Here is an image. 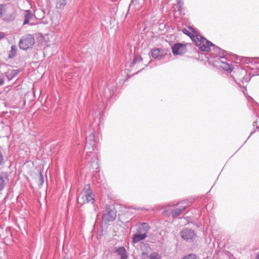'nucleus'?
I'll return each mask as SVG.
<instances>
[{
    "instance_id": "obj_1",
    "label": "nucleus",
    "mask_w": 259,
    "mask_h": 259,
    "mask_svg": "<svg viewBox=\"0 0 259 259\" xmlns=\"http://www.w3.org/2000/svg\"><path fill=\"white\" fill-rule=\"evenodd\" d=\"M182 32L189 36L192 41L195 42L196 46H198L202 51L209 52L210 51V47L212 46L216 49V51L218 53L219 56L221 58H224L225 57V51L216 47L205 37L198 35L195 31L193 30L192 33H191L187 29L184 28L182 30Z\"/></svg>"
},
{
    "instance_id": "obj_2",
    "label": "nucleus",
    "mask_w": 259,
    "mask_h": 259,
    "mask_svg": "<svg viewBox=\"0 0 259 259\" xmlns=\"http://www.w3.org/2000/svg\"><path fill=\"white\" fill-rule=\"evenodd\" d=\"M94 201L95 199L92 196V191L90 187L88 185L85 186L78 196L77 202L83 205L88 202L94 203Z\"/></svg>"
},
{
    "instance_id": "obj_3",
    "label": "nucleus",
    "mask_w": 259,
    "mask_h": 259,
    "mask_svg": "<svg viewBox=\"0 0 259 259\" xmlns=\"http://www.w3.org/2000/svg\"><path fill=\"white\" fill-rule=\"evenodd\" d=\"M3 20L6 22L13 21L15 18V13L12 7L9 4H4L3 11L2 14Z\"/></svg>"
},
{
    "instance_id": "obj_4",
    "label": "nucleus",
    "mask_w": 259,
    "mask_h": 259,
    "mask_svg": "<svg viewBox=\"0 0 259 259\" xmlns=\"http://www.w3.org/2000/svg\"><path fill=\"white\" fill-rule=\"evenodd\" d=\"M35 43V39L32 35L26 34L20 40L19 46L20 49L26 50Z\"/></svg>"
},
{
    "instance_id": "obj_5",
    "label": "nucleus",
    "mask_w": 259,
    "mask_h": 259,
    "mask_svg": "<svg viewBox=\"0 0 259 259\" xmlns=\"http://www.w3.org/2000/svg\"><path fill=\"white\" fill-rule=\"evenodd\" d=\"M115 218L116 212L115 210L111 209L110 206H107L103 215V220L105 222H109L114 221Z\"/></svg>"
},
{
    "instance_id": "obj_6",
    "label": "nucleus",
    "mask_w": 259,
    "mask_h": 259,
    "mask_svg": "<svg viewBox=\"0 0 259 259\" xmlns=\"http://www.w3.org/2000/svg\"><path fill=\"white\" fill-rule=\"evenodd\" d=\"M172 51L174 55H181L186 52L187 48L185 45L178 43L172 47Z\"/></svg>"
},
{
    "instance_id": "obj_7",
    "label": "nucleus",
    "mask_w": 259,
    "mask_h": 259,
    "mask_svg": "<svg viewBox=\"0 0 259 259\" xmlns=\"http://www.w3.org/2000/svg\"><path fill=\"white\" fill-rule=\"evenodd\" d=\"M181 236L185 240H192L195 238V233L194 230L186 228L181 231Z\"/></svg>"
},
{
    "instance_id": "obj_8",
    "label": "nucleus",
    "mask_w": 259,
    "mask_h": 259,
    "mask_svg": "<svg viewBox=\"0 0 259 259\" xmlns=\"http://www.w3.org/2000/svg\"><path fill=\"white\" fill-rule=\"evenodd\" d=\"M167 55V50L163 49L155 48L151 51V56L154 59H161Z\"/></svg>"
},
{
    "instance_id": "obj_9",
    "label": "nucleus",
    "mask_w": 259,
    "mask_h": 259,
    "mask_svg": "<svg viewBox=\"0 0 259 259\" xmlns=\"http://www.w3.org/2000/svg\"><path fill=\"white\" fill-rule=\"evenodd\" d=\"M149 229L150 227L148 224L143 223L139 225L137 229V233L142 234V235H145L146 237H147V234H148Z\"/></svg>"
},
{
    "instance_id": "obj_10",
    "label": "nucleus",
    "mask_w": 259,
    "mask_h": 259,
    "mask_svg": "<svg viewBox=\"0 0 259 259\" xmlns=\"http://www.w3.org/2000/svg\"><path fill=\"white\" fill-rule=\"evenodd\" d=\"M115 252L120 256V259H127L128 254L124 247L122 246L116 248Z\"/></svg>"
},
{
    "instance_id": "obj_11",
    "label": "nucleus",
    "mask_w": 259,
    "mask_h": 259,
    "mask_svg": "<svg viewBox=\"0 0 259 259\" xmlns=\"http://www.w3.org/2000/svg\"><path fill=\"white\" fill-rule=\"evenodd\" d=\"M147 237H146L145 235L143 236L142 234H140L139 233H138L136 232V234H135L132 237V242L133 243H136L139 242H140L141 240H143L145 239Z\"/></svg>"
},
{
    "instance_id": "obj_12",
    "label": "nucleus",
    "mask_w": 259,
    "mask_h": 259,
    "mask_svg": "<svg viewBox=\"0 0 259 259\" xmlns=\"http://www.w3.org/2000/svg\"><path fill=\"white\" fill-rule=\"evenodd\" d=\"M19 71L18 70H11L8 71L6 73V76L9 80H12L13 78L16 77L19 73Z\"/></svg>"
},
{
    "instance_id": "obj_13",
    "label": "nucleus",
    "mask_w": 259,
    "mask_h": 259,
    "mask_svg": "<svg viewBox=\"0 0 259 259\" xmlns=\"http://www.w3.org/2000/svg\"><path fill=\"white\" fill-rule=\"evenodd\" d=\"M235 77L237 79L241 80L243 79L244 75L245 73V71L241 68L237 69V70L234 72Z\"/></svg>"
},
{
    "instance_id": "obj_14",
    "label": "nucleus",
    "mask_w": 259,
    "mask_h": 259,
    "mask_svg": "<svg viewBox=\"0 0 259 259\" xmlns=\"http://www.w3.org/2000/svg\"><path fill=\"white\" fill-rule=\"evenodd\" d=\"M24 17L23 25H25L29 23L30 19L32 17V14L30 10H26L24 13Z\"/></svg>"
},
{
    "instance_id": "obj_15",
    "label": "nucleus",
    "mask_w": 259,
    "mask_h": 259,
    "mask_svg": "<svg viewBox=\"0 0 259 259\" xmlns=\"http://www.w3.org/2000/svg\"><path fill=\"white\" fill-rule=\"evenodd\" d=\"M186 207V206H183L181 208H177L174 209L171 212L172 217L176 218L180 215L182 213V212L185 210Z\"/></svg>"
},
{
    "instance_id": "obj_16",
    "label": "nucleus",
    "mask_w": 259,
    "mask_h": 259,
    "mask_svg": "<svg viewBox=\"0 0 259 259\" xmlns=\"http://www.w3.org/2000/svg\"><path fill=\"white\" fill-rule=\"evenodd\" d=\"M220 67L229 73L232 71V66L226 62H224V61L221 62V65H220Z\"/></svg>"
},
{
    "instance_id": "obj_17",
    "label": "nucleus",
    "mask_w": 259,
    "mask_h": 259,
    "mask_svg": "<svg viewBox=\"0 0 259 259\" xmlns=\"http://www.w3.org/2000/svg\"><path fill=\"white\" fill-rule=\"evenodd\" d=\"M66 4V0H57L56 7L57 9H63Z\"/></svg>"
},
{
    "instance_id": "obj_18",
    "label": "nucleus",
    "mask_w": 259,
    "mask_h": 259,
    "mask_svg": "<svg viewBox=\"0 0 259 259\" xmlns=\"http://www.w3.org/2000/svg\"><path fill=\"white\" fill-rule=\"evenodd\" d=\"M114 94V91L109 90V88L104 89V96L107 99H109L112 97Z\"/></svg>"
},
{
    "instance_id": "obj_19",
    "label": "nucleus",
    "mask_w": 259,
    "mask_h": 259,
    "mask_svg": "<svg viewBox=\"0 0 259 259\" xmlns=\"http://www.w3.org/2000/svg\"><path fill=\"white\" fill-rule=\"evenodd\" d=\"M17 53V48L15 46H12L11 47V51H10L9 54V58L12 59L14 58Z\"/></svg>"
},
{
    "instance_id": "obj_20",
    "label": "nucleus",
    "mask_w": 259,
    "mask_h": 259,
    "mask_svg": "<svg viewBox=\"0 0 259 259\" xmlns=\"http://www.w3.org/2000/svg\"><path fill=\"white\" fill-rule=\"evenodd\" d=\"M85 149L87 150V152L90 153H92L94 150L92 144H89L88 142L85 144Z\"/></svg>"
},
{
    "instance_id": "obj_21",
    "label": "nucleus",
    "mask_w": 259,
    "mask_h": 259,
    "mask_svg": "<svg viewBox=\"0 0 259 259\" xmlns=\"http://www.w3.org/2000/svg\"><path fill=\"white\" fill-rule=\"evenodd\" d=\"M149 259H161V257L156 252H153L150 256Z\"/></svg>"
},
{
    "instance_id": "obj_22",
    "label": "nucleus",
    "mask_w": 259,
    "mask_h": 259,
    "mask_svg": "<svg viewBox=\"0 0 259 259\" xmlns=\"http://www.w3.org/2000/svg\"><path fill=\"white\" fill-rule=\"evenodd\" d=\"M5 187V180L4 179V178L0 176V191L4 189Z\"/></svg>"
},
{
    "instance_id": "obj_23",
    "label": "nucleus",
    "mask_w": 259,
    "mask_h": 259,
    "mask_svg": "<svg viewBox=\"0 0 259 259\" xmlns=\"http://www.w3.org/2000/svg\"><path fill=\"white\" fill-rule=\"evenodd\" d=\"M177 6L178 7V11L180 12H181L183 6V4L181 2V0H177Z\"/></svg>"
},
{
    "instance_id": "obj_24",
    "label": "nucleus",
    "mask_w": 259,
    "mask_h": 259,
    "mask_svg": "<svg viewBox=\"0 0 259 259\" xmlns=\"http://www.w3.org/2000/svg\"><path fill=\"white\" fill-rule=\"evenodd\" d=\"M183 259H197V258L194 254H189L185 256Z\"/></svg>"
},
{
    "instance_id": "obj_25",
    "label": "nucleus",
    "mask_w": 259,
    "mask_h": 259,
    "mask_svg": "<svg viewBox=\"0 0 259 259\" xmlns=\"http://www.w3.org/2000/svg\"><path fill=\"white\" fill-rule=\"evenodd\" d=\"M139 1L140 0H132V2L130 5V7H132V6H137L139 4Z\"/></svg>"
},
{
    "instance_id": "obj_26",
    "label": "nucleus",
    "mask_w": 259,
    "mask_h": 259,
    "mask_svg": "<svg viewBox=\"0 0 259 259\" xmlns=\"http://www.w3.org/2000/svg\"><path fill=\"white\" fill-rule=\"evenodd\" d=\"M40 185H42L44 182V178L41 172H40L39 176Z\"/></svg>"
},
{
    "instance_id": "obj_27",
    "label": "nucleus",
    "mask_w": 259,
    "mask_h": 259,
    "mask_svg": "<svg viewBox=\"0 0 259 259\" xmlns=\"http://www.w3.org/2000/svg\"><path fill=\"white\" fill-rule=\"evenodd\" d=\"M95 137L94 135H90L89 137H87L86 140L87 141H91L93 142L94 140Z\"/></svg>"
},
{
    "instance_id": "obj_28",
    "label": "nucleus",
    "mask_w": 259,
    "mask_h": 259,
    "mask_svg": "<svg viewBox=\"0 0 259 259\" xmlns=\"http://www.w3.org/2000/svg\"><path fill=\"white\" fill-rule=\"evenodd\" d=\"M141 60H142L141 57H140L139 56H135V57L134 58L133 62L134 63H136L139 61H141Z\"/></svg>"
},
{
    "instance_id": "obj_29",
    "label": "nucleus",
    "mask_w": 259,
    "mask_h": 259,
    "mask_svg": "<svg viewBox=\"0 0 259 259\" xmlns=\"http://www.w3.org/2000/svg\"><path fill=\"white\" fill-rule=\"evenodd\" d=\"M4 7V4L0 5V18H1V17H2V12L3 11Z\"/></svg>"
},
{
    "instance_id": "obj_30",
    "label": "nucleus",
    "mask_w": 259,
    "mask_h": 259,
    "mask_svg": "<svg viewBox=\"0 0 259 259\" xmlns=\"http://www.w3.org/2000/svg\"><path fill=\"white\" fill-rule=\"evenodd\" d=\"M3 161V155L1 153V152H0V165L2 163Z\"/></svg>"
},
{
    "instance_id": "obj_31",
    "label": "nucleus",
    "mask_w": 259,
    "mask_h": 259,
    "mask_svg": "<svg viewBox=\"0 0 259 259\" xmlns=\"http://www.w3.org/2000/svg\"><path fill=\"white\" fill-rule=\"evenodd\" d=\"M148 254H147L146 252H143L142 253V257H143L144 258H145V257H148Z\"/></svg>"
},
{
    "instance_id": "obj_32",
    "label": "nucleus",
    "mask_w": 259,
    "mask_h": 259,
    "mask_svg": "<svg viewBox=\"0 0 259 259\" xmlns=\"http://www.w3.org/2000/svg\"><path fill=\"white\" fill-rule=\"evenodd\" d=\"M4 36H5L4 33L2 32H0V40L2 38H3V37H4Z\"/></svg>"
},
{
    "instance_id": "obj_33",
    "label": "nucleus",
    "mask_w": 259,
    "mask_h": 259,
    "mask_svg": "<svg viewBox=\"0 0 259 259\" xmlns=\"http://www.w3.org/2000/svg\"><path fill=\"white\" fill-rule=\"evenodd\" d=\"M256 259H259V253L256 255Z\"/></svg>"
},
{
    "instance_id": "obj_34",
    "label": "nucleus",
    "mask_w": 259,
    "mask_h": 259,
    "mask_svg": "<svg viewBox=\"0 0 259 259\" xmlns=\"http://www.w3.org/2000/svg\"><path fill=\"white\" fill-rule=\"evenodd\" d=\"M3 83H4V81L2 80H0V84H3Z\"/></svg>"
},
{
    "instance_id": "obj_35",
    "label": "nucleus",
    "mask_w": 259,
    "mask_h": 259,
    "mask_svg": "<svg viewBox=\"0 0 259 259\" xmlns=\"http://www.w3.org/2000/svg\"><path fill=\"white\" fill-rule=\"evenodd\" d=\"M254 133V132H251L250 135L252 134V133Z\"/></svg>"
},
{
    "instance_id": "obj_36",
    "label": "nucleus",
    "mask_w": 259,
    "mask_h": 259,
    "mask_svg": "<svg viewBox=\"0 0 259 259\" xmlns=\"http://www.w3.org/2000/svg\"><path fill=\"white\" fill-rule=\"evenodd\" d=\"M64 259H68V258H65Z\"/></svg>"
}]
</instances>
